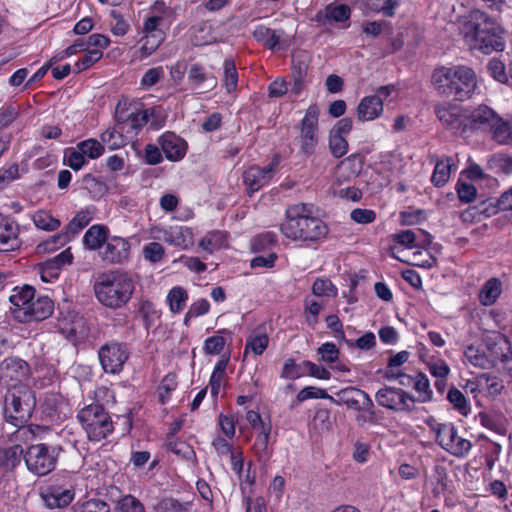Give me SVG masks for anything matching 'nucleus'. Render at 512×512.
I'll use <instances>...</instances> for the list:
<instances>
[{
	"label": "nucleus",
	"mask_w": 512,
	"mask_h": 512,
	"mask_svg": "<svg viewBox=\"0 0 512 512\" xmlns=\"http://www.w3.org/2000/svg\"><path fill=\"white\" fill-rule=\"evenodd\" d=\"M170 310L173 313H179L186 305L188 294L182 287L172 288L167 296Z\"/></svg>",
	"instance_id": "nucleus-41"
},
{
	"label": "nucleus",
	"mask_w": 512,
	"mask_h": 512,
	"mask_svg": "<svg viewBox=\"0 0 512 512\" xmlns=\"http://www.w3.org/2000/svg\"><path fill=\"white\" fill-rule=\"evenodd\" d=\"M101 255L105 261L121 264L129 258L130 243L124 238L112 237L106 241Z\"/></svg>",
	"instance_id": "nucleus-19"
},
{
	"label": "nucleus",
	"mask_w": 512,
	"mask_h": 512,
	"mask_svg": "<svg viewBox=\"0 0 512 512\" xmlns=\"http://www.w3.org/2000/svg\"><path fill=\"white\" fill-rule=\"evenodd\" d=\"M19 177L20 173L17 164H11L6 168L0 169V188L8 185Z\"/></svg>",
	"instance_id": "nucleus-62"
},
{
	"label": "nucleus",
	"mask_w": 512,
	"mask_h": 512,
	"mask_svg": "<svg viewBox=\"0 0 512 512\" xmlns=\"http://www.w3.org/2000/svg\"><path fill=\"white\" fill-rule=\"evenodd\" d=\"M77 148L84 154L85 157L90 159H96L100 157L104 152V147L100 142L94 139H88L80 142Z\"/></svg>",
	"instance_id": "nucleus-44"
},
{
	"label": "nucleus",
	"mask_w": 512,
	"mask_h": 512,
	"mask_svg": "<svg viewBox=\"0 0 512 512\" xmlns=\"http://www.w3.org/2000/svg\"><path fill=\"white\" fill-rule=\"evenodd\" d=\"M164 40V33H158L156 36L145 35L143 43L139 49V59L150 56Z\"/></svg>",
	"instance_id": "nucleus-43"
},
{
	"label": "nucleus",
	"mask_w": 512,
	"mask_h": 512,
	"mask_svg": "<svg viewBox=\"0 0 512 512\" xmlns=\"http://www.w3.org/2000/svg\"><path fill=\"white\" fill-rule=\"evenodd\" d=\"M167 449L182 458H190L194 452L190 445L184 441L172 440L167 443Z\"/></svg>",
	"instance_id": "nucleus-57"
},
{
	"label": "nucleus",
	"mask_w": 512,
	"mask_h": 512,
	"mask_svg": "<svg viewBox=\"0 0 512 512\" xmlns=\"http://www.w3.org/2000/svg\"><path fill=\"white\" fill-rule=\"evenodd\" d=\"M318 354L321 360L326 363H335L339 357V349L334 343L326 342L318 348Z\"/></svg>",
	"instance_id": "nucleus-55"
},
{
	"label": "nucleus",
	"mask_w": 512,
	"mask_h": 512,
	"mask_svg": "<svg viewBox=\"0 0 512 512\" xmlns=\"http://www.w3.org/2000/svg\"><path fill=\"white\" fill-rule=\"evenodd\" d=\"M73 512H110L109 505L100 499H90L73 506Z\"/></svg>",
	"instance_id": "nucleus-45"
},
{
	"label": "nucleus",
	"mask_w": 512,
	"mask_h": 512,
	"mask_svg": "<svg viewBox=\"0 0 512 512\" xmlns=\"http://www.w3.org/2000/svg\"><path fill=\"white\" fill-rule=\"evenodd\" d=\"M225 241L226 235L224 232L213 231L201 239L199 242V247L209 254H212L216 249H219L221 246H223Z\"/></svg>",
	"instance_id": "nucleus-37"
},
{
	"label": "nucleus",
	"mask_w": 512,
	"mask_h": 512,
	"mask_svg": "<svg viewBox=\"0 0 512 512\" xmlns=\"http://www.w3.org/2000/svg\"><path fill=\"white\" fill-rule=\"evenodd\" d=\"M457 29L471 50L483 54L505 49V29L493 17L481 10H471L457 20Z\"/></svg>",
	"instance_id": "nucleus-1"
},
{
	"label": "nucleus",
	"mask_w": 512,
	"mask_h": 512,
	"mask_svg": "<svg viewBox=\"0 0 512 512\" xmlns=\"http://www.w3.org/2000/svg\"><path fill=\"white\" fill-rule=\"evenodd\" d=\"M329 399L335 401V398L329 395L326 390L315 387H305L297 394V400L299 402L306 401L308 399Z\"/></svg>",
	"instance_id": "nucleus-48"
},
{
	"label": "nucleus",
	"mask_w": 512,
	"mask_h": 512,
	"mask_svg": "<svg viewBox=\"0 0 512 512\" xmlns=\"http://www.w3.org/2000/svg\"><path fill=\"white\" fill-rule=\"evenodd\" d=\"M502 293V282L498 278H490L478 293L479 302L484 306L493 305Z\"/></svg>",
	"instance_id": "nucleus-28"
},
{
	"label": "nucleus",
	"mask_w": 512,
	"mask_h": 512,
	"mask_svg": "<svg viewBox=\"0 0 512 512\" xmlns=\"http://www.w3.org/2000/svg\"><path fill=\"white\" fill-rule=\"evenodd\" d=\"M350 17V8L345 4L333 5L330 4L326 6L323 11H320L317 14V19L319 21L323 20L331 22H343L348 20Z\"/></svg>",
	"instance_id": "nucleus-31"
},
{
	"label": "nucleus",
	"mask_w": 512,
	"mask_h": 512,
	"mask_svg": "<svg viewBox=\"0 0 512 512\" xmlns=\"http://www.w3.org/2000/svg\"><path fill=\"white\" fill-rule=\"evenodd\" d=\"M41 496L48 508H64L73 501L75 491L72 487L51 485L42 492Z\"/></svg>",
	"instance_id": "nucleus-20"
},
{
	"label": "nucleus",
	"mask_w": 512,
	"mask_h": 512,
	"mask_svg": "<svg viewBox=\"0 0 512 512\" xmlns=\"http://www.w3.org/2000/svg\"><path fill=\"white\" fill-rule=\"evenodd\" d=\"M492 133L493 139L500 144H512V132L508 123L504 122L499 116L497 123L488 130Z\"/></svg>",
	"instance_id": "nucleus-38"
},
{
	"label": "nucleus",
	"mask_w": 512,
	"mask_h": 512,
	"mask_svg": "<svg viewBox=\"0 0 512 512\" xmlns=\"http://www.w3.org/2000/svg\"><path fill=\"white\" fill-rule=\"evenodd\" d=\"M28 373V365L19 358H6L0 364V384H4L7 389L14 383H22V379Z\"/></svg>",
	"instance_id": "nucleus-17"
},
{
	"label": "nucleus",
	"mask_w": 512,
	"mask_h": 512,
	"mask_svg": "<svg viewBox=\"0 0 512 512\" xmlns=\"http://www.w3.org/2000/svg\"><path fill=\"white\" fill-rule=\"evenodd\" d=\"M447 399L461 414L467 415L469 407L464 394L460 390L454 387L450 388Z\"/></svg>",
	"instance_id": "nucleus-47"
},
{
	"label": "nucleus",
	"mask_w": 512,
	"mask_h": 512,
	"mask_svg": "<svg viewBox=\"0 0 512 512\" xmlns=\"http://www.w3.org/2000/svg\"><path fill=\"white\" fill-rule=\"evenodd\" d=\"M33 222L35 226L39 229L45 231H54L58 229L61 225L60 220L54 218L47 211H38L33 215Z\"/></svg>",
	"instance_id": "nucleus-40"
},
{
	"label": "nucleus",
	"mask_w": 512,
	"mask_h": 512,
	"mask_svg": "<svg viewBox=\"0 0 512 512\" xmlns=\"http://www.w3.org/2000/svg\"><path fill=\"white\" fill-rule=\"evenodd\" d=\"M305 372V367L303 366V362L301 364H296L294 360L288 359L284 363L281 376L288 379H296L299 378Z\"/></svg>",
	"instance_id": "nucleus-59"
},
{
	"label": "nucleus",
	"mask_w": 512,
	"mask_h": 512,
	"mask_svg": "<svg viewBox=\"0 0 512 512\" xmlns=\"http://www.w3.org/2000/svg\"><path fill=\"white\" fill-rule=\"evenodd\" d=\"M61 329L66 338L75 343L86 339L90 331L86 319L80 315L71 316Z\"/></svg>",
	"instance_id": "nucleus-24"
},
{
	"label": "nucleus",
	"mask_w": 512,
	"mask_h": 512,
	"mask_svg": "<svg viewBox=\"0 0 512 512\" xmlns=\"http://www.w3.org/2000/svg\"><path fill=\"white\" fill-rule=\"evenodd\" d=\"M414 390L419 394L418 401L421 403L429 402L432 400V390L427 376L423 373L415 375L413 384Z\"/></svg>",
	"instance_id": "nucleus-42"
},
{
	"label": "nucleus",
	"mask_w": 512,
	"mask_h": 512,
	"mask_svg": "<svg viewBox=\"0 0 512 512\" xmlns=\"http://www.w3.org/2000/svg\"><path fill=\"white\" fill-rule=\"evenodd\" d=\"M278 161H272L265 167L251 166L243 173V182L248 193L252 194L267 185L272 179Z\"/></svg>",
	"instance_id": "nucleus-15"
},
{
	"label": "nucleus",
	"mask_w": 512,
	"mask_h": 512,
	"mask_svg": "<svg viewBox=\"0 0 512 512\" xmlns=\"http://www.w3.org/2000/svg\"><path fill=\"white\" fill-rule=\"evenodd\" d=\"M312 293L315 296H335L337 289L330 280L316 279L312 286Z\"/></svg>",
	"instance_id": "nucleus-51"
},
{
	"label": "nucleus",
	"mask_w": 512,
	"mask_h": 512,
	"mask_svg": "<svg viewBox=\"0 0 512 512\" xmlns=\"http://www.w3.org/2000/svg\"><path fill=\"white\" fill-rule=\"evenodd\" d=\"M18 225L10 218L0 215V251H11L19 247Z\"/></svg>",
	"instance_id": "nucleus-22"
},
{
	"label": "nucleus",
	"mask_w": 512,
	"mask_h": 512,
	"mask_svg": "<svg viewBox=\"0 0 512 512\" xmlns=\"http://www.w3.org/2000/svg\"><path fill=\"white\" fill-rule=\"evenodd\" d=\"M270 432V425H262V431L259 432L253 444V452L257 460L263 464H266L272 455V449L268 445Z\"/></svg>",
	"instance_id": "nucleus-26"
},
{
	"label": "nucleus",
	"mask_w": 512,
	"mask_h": 512,
	"mask_svg": "<svg viewBox=\"0 0 512 512\" xmlns=\"http://www.w3.org/2000/svg\"><path fill=\"white\" fill-rule=\"evenodd\" d=\"M329 148L334 157L340 158L346 154L348 149V142L344 136L331 132L329 138Z\"/></svg>",
	"instance_id": "nucleus-49"
},
{
	"label": "nucleus",
	"mask_w": 512,
	"mask_h": 512,
	"mask_svg": "<svg viewBox=\"0 0 512 512\" xmlns=\"http://www.w3.org/2000/svg\"><path fill=\"white\" fill-rule=\"evenodd\" d=\"M143 254L145 259L150 262L157 263L161 261L164 256V248L158 242H151L144 246Z\"/></svg>",
	"instance_id": "nucleus-56"
},
{
	"label": "nucleus",
	"mask_w": 512,
	"mask_h": 512,
	"mask_svg": "<svg viewBox=\"0 0 512 512\" xmlns=\"http://www.w3.org/2000/svg\"><path fill=\"white\" fill-rule=\"evenodd\" d=\"M383 112V105L378 98L364 97L357 107V116L360 121H371Z\"/></svg>",
	"instance_id": "nucleus-27"
},
{
	"label": "nucleus",
	"mask_w": 512,
	"mask_h": 512,
	"mask_svg": "<svg viewBox=\"0 0 512 512\" xmlns=\"http://www.w3.org/2000/svg\"><path fill=\"white\" fill-rule=\"evenodd\" d=\"M337 399L333 403L340 405L345 404L348 408L356 411H370L374 404L370 396L355 387H347L341 389L337 394Z\"/></svg>",
	"instance_id": "nucleus-16"
},
{
	"label": "nucleus",
	"mask_w": 512,
	"mask_h": 512,
	"mask_svg": "<svg viewBox=\"0 0 512 512\" xmlns=\"http://www.w3.org/2000/svg\"><path fill=\"white\" fill-rule=\"evenodd\" d=\"M135 290L131 276L123 271L114 270L98 275L93 292L97 301L104 307L117 310L126 306Z\"/></svg>",
	"instance_id": "nucleus-4"
},
{
	"label": "nucleus",
	"mask_w": 512,
	"mask_h": 512,
	"mask_svg": "<svg viewBox=\"0 0 512 512\" xmlns=\"http://www.w3.org/2000/svg\"><path fill=\"white\" fill-rule=\"evenodd\" d=\"M188 81L195 88H203L206 91L215 89L218 80L215 75L208 73L205 67L199 63H194L188 71Z\"/></svg>",
	"instance_id": "nucleus-23"
},
{
	"label": "nucleus",
	"mask_w": 512,
	"mask_h": 512,
	"mask_svg": "<svg viewBox=\"0 0 512 512\" xmlns=\"http://www.w3.org/2000/svg\"><path fill=\"white\" fill-rule=\"evenodd\" d=\"M152 234L154 238L163 239L166 243L184 250L194 243L191 229L185 226L154 227L152 228Z\"/></svg>",
	"instance_id": "nucleus-13"
},
{
	"label": "nucleus",
	"mask_w": 512,
	"mask_h": 512,
	"mask_svg": "<svg viewBox=\"0 0 512 512\" xmlns=\"http://www.w3.org/2000/svg\"><path fill=\"white\" fill-rule=\"evenodd\" d=\"M375 401L389 410L410 413L415 408L416 399L400 388L385 386L376 392Z\"/></svg>",
	"instance_id": "nucleus-11"
},
{
	"label": "nucleus",
	"mask_w": 512,
	"mask_h": 512,
	"mask_svg": "<svg viewBox=\"0 0 512 512\" xmlns=\"http://www.w3.org/2000/svg\"><path fill=\"white\" fill-rule=\"evenodd\" d=\"M435 114L446 128L455 133L463 134L468 129L467 114L458 106L451 104L436 105Z\"/></svg>",
	"instance_id": "nucleus-14"
},
{
	"label": "nucleus",
	"mask_w": 512,
	"mask_h": 512,
	"mask_svg": "<svg viewBox=\"0 0 512 512\" xmlns=\"http://www.w3.org/2000/svg\"><path fill=\"white\" fill-rule=\"evenodd\" d=\"M107 229L102 225L91 226L84 234V246L90 250L100 248L103 243H106Z\"/></svg>",
	"instance_id": "nucleus-32"
},
{
	"label": "nucleus",
	"mask_w": 512,
	"mask_h": 512,
	"mask_svg": "<svg viewBox=\"0 0 512 512\" xmlns=\"http://www.w3.org/2000/svg\"><path fill=\"white\" fill-rule=\"evenodd\" d=\"M96 211L94 206H88L76 213L72 220L66 226V234L69 236L78 234L84 227H86Z\"/></svg>",
	"instance_id": "nucleus-30"
},
{
	"label": "nucleus",
	"mask_w": 512,
	"mask_h": 512,
	"mask_svg": "<svg viewBox=\"0 0 512 512\" xmlns=\"http://www.w3.org/2000/svg\"><path fill=\"white\" fill-rule=\"evenodd\" d=\"M210 26L206 24L199 25L192 36V43L195 46H203L211 43L213 41V37L209 34Z\"/></svg>",
	"instance_id": "nucleus-58"
},
{
	"label": "nucleus",
	"mask_w": 512,
	"mask_h": 512,
	"mask_svg": "<svg viewBox=\"0 0 512 512\" xmlns=\"http://www.w3.org/2000/svg\"><path fill=\"white\" fill-rule=\"evenodd\" d=\"M36 405L33 390L26 384L14 383L9 386L4 397V412L8 422L18 427L16 437L29 440L33 430L24 424L30 419Z\"/></svg>",
	"instance_id": "nucleus-3"
},
{
	"label": "nucleus",
	"mask_w": 512,
	"mask_h": 512,
	"mask_svg": "<svg viewBox=\"0 0 512 512\" xmlns=\"http://www.w3.org/2000/svg\"><path fill=\"white\" fill-rule=\"evenodd\" d=\"M60 447L47 444L31 445L24 454L27 469L38 476L49 474L56 466Z\"/></svg>",
	"instance_id": "nucleus-8"
},
{
	"label": "nucleus",
	"mask_w": 512,
	"mask_h": 512,
	"mask_svg": "<svg viewBox=\"0 0 512 512\" xmlns=\"http://www.w3.org/2000/svg\"><path fill=\"white\" fill-rule=\"evenodd\" d=\"M218 426L227 438L231 439L235 436L236 419L233 415L220 413L218 417Z\"/></svg>",
	"instance_id": "nucleus-53"
},
{
	"label": "nucleus",
	"mask_w": 512,
	"mask_h": 512,
	"mask_svg": "<svg viewBox=\"0 0 512 512\" xmlns=\"http://www.w3.org/2000/svg\"><path fill=\"white\" fill-rule=\"evenodd\" d=\"M228 360H219L213 370V373L210 378L209 386L211 390V394L214 397H217L220 391L221 384L225 377V371L227 367Z\"/></svg>",
	"instance_id": "nucleus-39"
},
{
	"label": "nucleus",
	"mask_w": 512,
	"mask_h": 512,
	"mask_svg": "<svg viewBox=\"0 0 512 512\" xmlns=\"http://www.w3.org/2000/svg\"><path fill=\"white\" fill-rule=\"evenodd\" d=\"M98 355L103 370L106 373L116 374L123 369L129 353L125 344L109 342L101 346Z\"/></svg>",
	"instance_id": "nucleus-12"
},
{
	"label": "nucleus",
	"mask_w": 512,
	"mask_h": 512,
	"mask_svg": "<svg viewBox=\"0 0 512 512\" xmlns=\"http://www.w3.org/2000/svg\"><path fill=\"white\" fill-rule=\"evenodd\" d=\"M283 31L273 30L264 25H258L253 31L254 39L270 50L280 48Z\"/></svg>",
	"instance_id": "nucleus-25"
},
{
	"label": "nucleus",
	"mask_w": 512,
	"mask_h": 512,
	"mask_svg": "<svg viewBox=\"0 0 512 512\" xmlns=\"http://www.w3.org/2000/svg\"><path fill=\"white\" fill-rule=\"evenodd\" d=\"M319 113L317 105H310L299 124V135L296 140L302 154L311 155L318 144Z\"/></svg>",
	"instance_id": "nucleus-10"
},
{
	"label": "nucleus",
	"mask_w": 512,
	"mask_h": 512,
	"mask_svg": "<svg viewBox=\"0 0 512 512\" xmlns=\"http://www.w3.org/2000/svg\"><path fill=\"white\" fill-rule=\"evenodd\" d=\"M117 507L120 512H145L143 504L134 496L126 495L121 498Z\"/></svg>",
	"instance_id": "nucleus-50"
},
{
	"label": "nucleus",
	"mask_w": 512,
	"mask_h": 512,
	"mask_svg": "<svg viewBox=\"0 0 512 512\" xmlns=\"http://www.w3.org/2000/svg\"><path fill=\"white\" fill-rule=\"evenodd\" d=\"M245 512H267V506L262 496L251 498L250 496L244 499Z\"/></svg>",
	"instance_id": "nucleus-64"
},
{
	"label": "nucleus",
	"mask_w": 512,
	"mask_h": 512,
	"mask_svg": "<svg viewBox=\"0 0 512 512\" xmlns=\"http://www.w3.org/2000/svg\"><path fill=\"white\" fill-rule=\"evenodd\" d=\"M491 76L501 83H506L508 81V73L506 72V68L503 62L498 59H491L487 66Z\"/></svg>",
	"instance_id": "nucleus-52"
},
{
	"label": "nucleus",
	"mask_w": 512,
	"mask_h": 512,
	"mask_svg": "<svg viewBox=\"0 0 512 512\" xmlns=\"http://www.w3.org/2000/svg\"><path fill=\"white\" fill-rule=\"evenodd\" d=\"M453 166L454 164L450 157L438 160L435 164L431 182L436 187L444 186L450 178L451 169Z\"/></svg>",
	"instance_id": "nucleus-33"
},
{
	"label": "nucleus",
	"mask_w": 512,
	"mask_h": 512,
	"mask_svg": "<svg viewBox=\"0 0 512 512\" xmlns=\"http://www.w3.org/2000/svg\"><path fill=\"white\" fill-rule=\"evenodd\" d=\"M77 418L91 441H100L113 432L111 417L99 403L83 407Z\"/></svg>",
	"instance_id": "nucleus-7"
},
{
	"label": "nucleus",
	"mask_w": 512,
	"mask_h": 512,
	"mask_svg": "<svg viewBox=\"0 0 512 512\" xmlns=\"http://www.w3.org/2000/svg\"><path fill=\"white\" fill-rule=\"evenodd\" d=\"M210 309V304L206 299H199L195 301L189 308L185 315L184 323L187 324L189 318L198 317L206 314Z\"/></svg>",
	"instance_id": "nucleus-60"
},
{
	"label": "nucleus",
	"mask_w": 512,
	"mask_h": 512,
	"mask_svg": "<svg viewBox=\"0 0 512 512\" xmlns=\"http://www.w3.org/2000/svg\"><path fill=\"white\" fill-rule=\"evenodd\" d=\"M268 342L269 339L265 332L258 330L253 331L246 340L244 354H247L249 351H251L255 355H261L267 348Z\"/></svg>",
	"instance_id": "nucleus-34"
},
{
	"label": "nucleus",
	"mask_w": 512,
	"mask_h": 512,
	"mask_svg": "<svg viewBox=\"0 0 512 512\" xmlns=\"http://www.w3.org/2000/svg\"><path fill=\"white\" fill-rule=\"evenodd\" d=\"M498 115L486 105H480L467 114L466 122L472 130L488 131L491 126L497 123Z\"/></svg>",
	"instance_id": "nucleus-21"
},
{
	"label": "nucleus",
	"mask_w": 512,
	"mask_h": 512,
	"mask_svg": "<svg viewBox=\"0 0 512 512\" xmlns=\"http://www.w3.org/2000/svg\"><path fill=\"white\" fill-rule=\"evenodd\" d=\"M285 216L280 230L285 237L293 241L314 242L324 238L328 233L326 224L314 216L311 204L290 205L286 209Z\"/></svg>",
	"instance_id": "nucleus-2"
},
{
	"label": "nucleus",
	"mask_w": 512,
	"mask_h": 512,
	"mask_svg": "<svg viewBox=\"0 0 512 512\" xmlns=\"http://www.w3.org/2000/svg\"><path fill=\"white\" fill-rule=\"evenodd\" d=\"M432 83L440 94L452 96L459 101L470 98L477 86L475 72L464 65L435 69Z\"/></svg>",
	"instance_id": "nucleus-5"
},
{
	"label": "nucleus",
	"mask_w": 512,
	"mask_h": 512,
	"mask_svg": "<svg viewBox=\"0 0 512 512\" xmlns=\"http://www.w3.org/2000/svg\"><path fill=\"white\" fill-rule=\"evenodd\" d=\"M225 343L224 337L214 335L205 340L204 350L207 354L218 355L224 349Z\"/></svg>",
	"instance_id": "nucleus-61"
},
{
	"label": "nucleus",
	"mask_w": 512,
	"mask_h": 512,
	"mask_svg": "<svg viewBox=\"0 0 512 512\" xmlns=\"http://www.w3.org/2000/svg\"><path fill=\"white\" fill-rule=\"evenodd\" d=\"M103 56V52L99 49L87 50L86 54L75 63V71L77 73L88 69L94 63L99 61Z\"/></svg>",
	"instance_id": "nucleus-46"
},
{
	"label": "nucleus",
	"mask_w": 512,
	"mask_h": 512,
	"mask_svg": "<svg viewBox=\"0 0 512 512\" xmlns=\"http://www.w3.org/2000/svg\"><path fill=\"white\" fill-rule=\"evenodd\" d=\"M223 85L228 93L236 90L238 83V72L232 58H226L223 62Z\"/></svg>",
	"instance_id": "nucleus-35"
},
{
	"label": "nucleus",
	"mask_w": 512,
	"mask_h": 512,
	"mask_svg": "<svg viewBox=\"0 0 512 512\" xmlns=\"http://www.w3.org/2000/svg\"><path fill=\"white\" fill-rule=\"evenodd\" d=\"M23 448L20 445H12L0 451V461L9 469L16 467L23 456Z\"/></svg>",
	"instance_id": "nucleus-36"
},
{
	"label": "nucleus",
	"mask_w": 512,
	"mask_h": 512,
	"mask_svg": "<svg viewBox=\"0 0 512 512\" xmlns=\"http://www.w3.org/2000/svg\"><path fill=\"white\" fill-rule=\"evenodd\" d=\"M350 217L353 221L359 224H368L375 220L376 214L371 209L356 208L351 211Z\"/></svg>",
	"instance_id": "nucleus-63"
},
{
	"label": "nucleus",
	"mask_w": 512,
	"mask_h": 512,
	"mask_svg": "<svg viewBox=\"0 0 512 512\" xmlns=\"http://www.w3.org/2000/svg\"><path fill=\"white\" fill-rule=\"evenodd\" d=\"M159 512H189L188 503H180L172 498H165L158 504Z\"/></svg>",
	"instance_id": "nucleus-54"
},
{
	"label": "nucleus",
	"mask_w": 512,
	"mask_h": 512,
	"mask_svg": "<svg viewBox=\"0 0 512 512\" xmlns=\"http://www.w3.org/2000/svg\"><path fill=\"white\" fill-rule=\"evenodd\" d=\"M467 361L481 369H491L495 366L496 357L488 356L482 349L469 345L464 351Z\"/></svg>",
	"instance_id": "nucleus-29"
},
{
	"label": "nucleus",
	"mask_w": 512,
	"mask_h": 512,
	"mask_svg": "<svg viewBox=\"0 0 512 512\" xmlns=\"http://www.w3.org/2000/svg\"><path fill=\"white\" fill-rule=\"evenodd\" d=\"M431 429L435 433L436 442L453 456L464 457L472 448L469 440L458 436L457 429L452 423H435Z\"/></svg>",
	"instance_id": "nucleus-9"
},
{
	"label": "nucleus",
	"mask_w": 512,
	"mask_h": 512,
	"mask_svg": "<svg viewBox=\"0 0 512 512\" xmlns=\"http://www.w3.org/2000/svg\"><path fill=\"white\" fill-rule=\"evenodd\" d=\"M10 302L14 318L21 323L44 320L54 310L53 301L48 296H36L35 289L29 285L15 288Z\"/></svg>",
	"instance_id": "nucleus-6"
},
{
	"label": "nucleus",
	"mask_w": 512,
	"mask_h": 512,
	"mask_svg": "<svg viewBox=\"0 0 512 512\" xmlns=\"http://www.w3.org/2000/svg\"><path fill=\"white\" fill-rule=\"evenodd\" d=\"M158 144L165 157L173 162L182 160L187 152V142L173 132H165L158 138Z\"/></svg>",
	"instance_id": "nucleus-18"
}]
</instances>
